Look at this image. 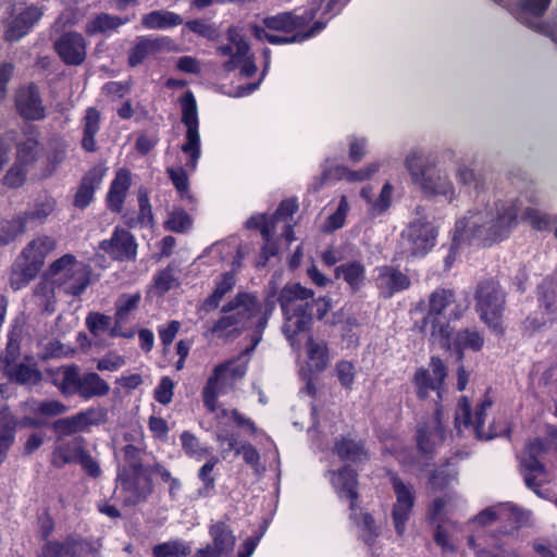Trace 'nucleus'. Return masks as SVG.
I'll return each mask as SVG.
<instances>
[{
    "label": "nucleus",
    "mask_w": 557,
    "mask_h": 557,
    "mask_svg": "<svg viewBox=\"0 0 557 557\" xmlns=\"http://www.w3.org/2000/svg\"><path fill=\"white\" fill-rule=\"evenodd\" d=\"M518 206L513 200H497L482 208L470 210L458 220L449 253L445 258L446 268H450L455 253L462 242L478 240L490 245L508 236L517 224Z\"/></svg>",
    "instance_id": "1"
},
{
    "label": "nucleus",
    "mask_w": 557,
    "mask_h": 557,
    "mask_svg": "<svg viewBox=\"0 0 557 557\" xmlns=\"http://www.w3.org/2000/svg\"><path fill=\"white\" fill-rule=\"evenodd\" d=\"M467 306L457 301L453 290L435 289L429 298V312L421 320L419 329L430 335V339L443 349L450 348L453 327L450 320L459 319Z\"/></svg>",
    "instance_id": "2"
},
{
    "label": "nucleus",
    "mask_w": 557,
    "mask_h": 557,
    "mask_svg": "<svg viewBox=\"0 0 557 557\" xmlns=\"http://www.w3.org/2000/svg\"><path fill=\"white\" fill-rule=\"evenodd\" d=\"M277 301L283 312L282 332L293 348H300L296 336L308 331L312 324L310 305L313 302V290L299 283L286 284L280 292Z\"/></svg>",
    "instance_id": "3"
},
{
    "label": "nucleus",
    "mask_w": 557,
    "mask_h": 557,
    "mask_svg": "<svg viewBox=\"0 0 557 557\" xmlns=\"http://www.w3.org/2000/svg\"><path fill=\"white\" fill-rule=\"evenodd\" d=\"M261 312V302L249 292H238L221 307L222 315L209 329L219 338L239 335L248 321Z\"/></svg>",
    "instance_id": "4"
},
{
    "label": "nucleus",
    "mask_w": 557,
    "mask_h": 557,
    "mask_svg": "<svg viewBox=\"0 0 557 557\" xmlns=\"http://www.w3.org/2000/svg\"><path fill=\"white\" fill-rule=\"evenodd\" d=\"M45 276L52 280L59 292L79 296L90 283V269L74 255L66 253L50 264Z\"/></svg>",
    "instance_id": "5"
},
{
    "label": "nucleus",
    "mask_w": 557,
    "mask_h": 557,
    "mask_svg": "<svg viewBox=\"0 0 557 557\" xmlns=\"http://www.w3.org/2000/svg\"><path fill=\"white\" fill-rule=\"evenodd\" d=\"M406 166L414 184L428 196H443L448 201L455 198L453 183L447 175L431 164H426L417 152L406 159Z\"/></svg>",
    "instance_id": "6"
},
{
    "label": "nucleus",
    "mask_w": 557,
    "mask_h": 557,
    "mask_svg": "<svg viewBox=\"0 0 557 557\" xmlns=\"http://www.w3.org/2000/svg\"><path fill=\"white\" fill-rule=\"evenodd\" d=\"M506 296L499 284L493 280L481 281L475 290V308L480 319L496 334H503L502 324Z\"/></svg>",
    "instance_id": "7"
},
{
    "label": "nucleus",
    "mask_w": 557,
    "mask_h": 557,
    "mask_svg": "<svg viewBox=\"0 0 557 557\" xmlns=\"http://www.w3.org/2000/svg\"><path fill=\"white\" fill-rule=\"evenodd\" d=\"M59 387L62 394L70 396L78 394L83 399L107 396L110 385L96 372L81 374L74 364L61 368Z\"/></svg>",
    "instance_id": "8"
},
{
    "label": "nucleus",
    "mask_w": 557,
    "mask_h": 557,
    "mask_svg": "<svg viewBox=\"0 0 557 557\" xmlns=\"http://www.w3.org/2000/svg\"><path fill=\"white\" fill-rule=\"evenodd\" d=\"M492 407V400L485 399L476 406L474 418L471 413L470 403L467 397H461L455 414V424L459 433L465 430L472 432L479 440H492L507 432L505 425H497L493 422L488 430L484 429L486 411Z\"/></svg>",
    "instance_id": "9"
},
{
    "label": "nucleus",
    "mask_w": 557,
    "mask_h": 557,
    "mask_svg": "<svg viewBox=\"0 0 557 557\" xmlns=\"http://www.w3.org/2000/svg\"><path fill=\"white\" fill-rule=\"evenodd\" d=\"M227 40L230 44L216 48V53L230 59L223 63L226 72L239 69L243 77H250L257 72V65L253 62V55L250 53V47L237 27L227 29Z\"/></svg>",
    "instance_id": "10"
},
{
    "label": "nucleus",
    "mask_w": 557,
    "mask_h": 557,
    "mask_svg": "<svg viewBox=\"0 0 557 557\" xmlns=\"http://www.w3.org/2000/svg\"><path fill=\"white\" fill-rule=\"evenodd\" d=\"M180 103L182 107V123L186 126V140L181 149L184 153L189 156L186 165L195 170L201 152L198 110L194 94L187 90L181 97Z\"/></svg>",
    "instance_id": "11"
},
{
    "label": "nucleus",
    "mask_w": 557,
    "mask_h": 557,
    "mask_svg": "<svg viewBox=\"0 0 557 557\" xmlns=\"http://www.w3.org/2000/svg\"><path fill=\"white\" fill-rule=\"evenodd\" d=\"M548 450V441L536 438L525 446L521 458L525 485L541 497H544V494L540 491V486L547 481V474L540 458H543Z\"/></svg>",
    "instance_id": "12"
},
{
    "label": "nucleus",
    "mask_w": 557,
    "mask_h": 557,
    "mask_svg": "<svg viewBox=\"0 0 557 557\" xmlns=\"http://www.w3.org/2000/svg\"><path fill=\"white\" fill-rule=\"evenodd\" d=\"M435 227L424 218L419 216L413 220L403 232L401 237L406 245V250L410 256H424L435 245Z\"/></svg>",
    "instance_id": "13"
},
{
    "label": "nucleus",
    "mask_w": 557,
    "mask_h": 557,
    "mask_svg": "<svg viewBox=\"0 0 557 557\" xmlns=\"http://www.w3.org/2000/svg\"><path fill=\"white\" fill-rule=\"evenodd\" d=\"M246 372L245 367H232V362L222 363L214 368L213 374L208 379L202 392L203 404L211 412L216 410V398L224 392L225 386L232 379H239Z\"/></svg>",
    "instance_id": "14"
},
{
    "label": "nucleus",
    "mask_w": 557,
    "mask_h": 557,
    "mask_svg": "<svg viewBox=\"0 0 557 557\" xmlns=\"http://www.w3.org/2000/svg\"><path fill=\"white\" fill-rule=\"evenodd\" d=\"M42 15V9L36 4H15L12 10V17L4 30V39L10 42L21 40Z\"/></svg>",
    "instance_id": "15"
},
{
    "label": "nucleus",
    "mask_w": 557,
    "mask_h": 557,
    "mask_svg": "<svg viewBox=\"0 0 557 557\" xmlns=\"http://www.w3.org/2000/svg\"><path fill=\"white\" fill-rule=\"evenodd\" d=\"M121 492L124 494L123 503L126 506H135L143 503L152 493L153 485L149 476L143 471L128 472L123 468L117 474Z\"/></svg>",
    "instance_id": "16"
},
{
    "label": "nucleus",
    "mask_w": 557,
    "mask_h": 557,
    "mask_svg": "<svg viewBox=\"0 0 557 557\" xmlns=\"http://www.w3.org/2000/svg\"><path fill=\"white\" fill-rule=\"evenodd\" d=\"M550 2L552 0H522L517 20L537 33L550 37L557 44V16L553 25H546L541 20Z\"/></svg>",
    "instance_id": "17"
},
{
    "label": "nucleus",
    "mask_w": 557,
    "mask_h": 557,
    "mask_svg": "<svg viewBox=\"0 0 557 557\" xmlns=\"http://www.w3.org/2000/svg\"><path fill=\"white\" fill-rule=\"evenodd\" d=\"M528 519V512L511 504H500L482 510L473 520L482 527L490 525L495 521L507 522L509 527L505 525L502 533L508 535L525 523Z\"/></svg>",
    "instance_id": "18"
},
{
    "label": "nucleus",
    "mask_w": 557,
    "mask_h": 557,
    "mask_svg": "<svg viewBox=\"0 0 557 557\" xmlns=\"http://www.w3.org/2000/svg\"><path fill=\"white\" fill-rule=\"evenodd\" d=\"M211 544L198 549L193 557H228L235 547L236 536L233 530L223 521L210 525Z\"/></svg>",
    "instance_id": "19"
},
{
    "label": "nucleus",
    "mask_w": 557,
    "mask_h": 557,
    "mask_svg": "<svg viewBox=\"0 0 557 557\" xmlns=\"http://www.w3.org/2000/svg\"><path fill=\"white\" fill-rule=\"evenodd\" d=\"M392 484L396 495V503L392 510L393 523L396 533L403 536L414 505V491L412 486L406 485L397 476L392 478Z\"/></svg>",
    "instance_id": "20"
},
{
    "label": "nucleus",
    "mask_w": 557,
    "mask_h": 557,
    "mask_svg": "<svg viewBox=\"0 0 557 557\" xmlns=\"http://www.w3.org/2000/svg\"><path fill=\"white\" fill-rule=\"evenodd\" d=\"M323 1L324 0H312L310 9L301 15L295 14L294 12H283L276 15L267 16L262 20V27L265 30L293 33L305 27L315 17Z\"/></svg>",
    "instance_id": "21"
},
{
    "label": "nucleus",
    "mask_w": 557,
    "mask_h": 557,
    "mask_svg": "<svg viewBox=\"0 0 557 557\" xmlns=\"http://www.w3.org/2000/svg\"><path fill=\"white\" fill-rule=\"evenodd\" d=\"M430 368L419 369L414 373V384L417 386V393L420 398H426L430 391L436 392L437 397H442V387L447 376V371L444 362L438 357H432L430 361Z\"/></svg>",
    "instance_id": "22"
},
{
    "label": "nucleus",
    "mask_w": 557,
    "mask_h": 557,
    "mask_svg": "<svg viewBox=\"0 0 557 557\" xmlns=\"http://www.w3.org/2000/svg\"><path fill=\"white\" fill-rule=\"evenodd\" d=\"M99 248L116 261H132L137 256V244L134 236L121 227H115L109 239L101 240Z\"/></svg>",
    "instance_id": "23"
},
{
    "label": "nucleus",
    "mask_w": 557,
    "mask_h": 557,
    "mask_svg": "<svg viewBox=\"0 0 557 557\" xmlns=\"http://www.w3.org/2000/svg\"><path fill=\"white\" fill-rule=\"evenodd\" d=\"M85 38L75 32L65 33L54 42V49L66 65H81L87 55Z\"/></svg>",
    "instance_id": "24"
},
{
    "label": "nucleus",
    "mask_w": 557,
    "mask_h": 557,
    "mask_svg": "<svg viewBox=\"0 0 557 557\" xmlns=\"http://www.w3.org/2000/svg\"><path fill=\"white\" fill-rule=\"evenodd\" d=\"M16 109L22 117L30 121H40L46 117V108L35 84L22 87L15 98Z\"/></svg>",
    "instance_id": "25"
},
{
    "label": "nucleus",
    "mask_w": 557,
    "mask_h": 557,
    "mask_svg": "<svg viewBox=\"0 0 557 557\" xmlns=\"http://www.w3.org/2000/svg\"><path fill=\"white\" fill-rule=\"evenodd\" d=\"M332 484L341 498L349 500L350 520H356V506L358 502L357 473L348 466L343 467L337 472H332Z\"/></svg>",
    "instance_id": "26"
},
{
    "label": "nucleus",
    "mask_w": 557,
    "mask_h": 557,
    "mask_svg": "<svg viewBox=\"0 0 557 557\" xmlns=\"http://www.w3.org/2000/svg\"><path fill=\"white\" fill-rule=\"evenodd\" d=\"M57 208V200L48 195L39 196L36 198L34 206L18 214L13 223L16 226V233L23 234L26 232L27 224L30 221L45 223L49 215H51Z\"/></svg>",
    "instance_id": "27"
},
{
    "label": "nucleus",
    "mask_w": 557,
    "mask_h": 557,
    "mask_svg": "<svg viewBox=\"0 0 557 557\" xmlns=\"http://www.w3.org/2000/svg\"><path fill=\"white\" fill-rule=\"evenodd\" d=\"M376 286L384 297H392L395 293L407 289L410 286V278L400 270L382 265L375 269Z\"/></svg>",
    "instance_id": "28"
},
{
    "label": "nucleus",
    "mask_w": 557,
    "mask_h": 557,
    "mask_svg": "<svg viewBox=\"0 0 557 557\" xmlns=\"http://www.w3.org/2000/svg\"><path fill=\"white\" fill-rule=\"evenodd\" d=\"M325 27V23L318 21L307 32L296 33L292 36H278L268 33L259 25H251L250 29L252 35L259 40H267L272 45H286L293 42H301L319 34Z\"/></svg>",
    "instance_id": "29"
},
{
    "label": "nucleus",
    "mask_w": 557,
    "mask_h": 557,
    "mask_svg": "<svg viewBox=\"0 0 557 557\" xmlns=\"http://www.w3.org/2000/svg\"><path fill=\"white\" fill-rule=\"evenodd\" d=\"M103 175V170L100 168H92L86 173L75 194L74 206L76 208L85 209L90 205L95 190L100 186Z\"/></svg>",
    "instance_id": "30"
},
{
    "label": "nucleus",
    "mask_w": 557,
    "mask_h": 557,
    "mask_svg": "<svg viewBox=\"0 0 557 557\" xmlns=\"http://www.w3.org/2000/svg\"><path fill=\"white\" fill-rule=\"evenodd\" d=\"M55 240L49 236L33 239L22 251L21 258L36 269L40 270L46 257L54 250Z\"/></svg>",
    "instance_id": "31"
},
{
    "label": "nucleus",
    "mask_w": 557,
    "mask_h": 557,
    "mask_svg": "<svg viewBox=\"0 0 557 557\" xmlns=\"http://www.w3.org/2000/svg\"><path fill=\"white\" fill-rule=\"evenodd\" d=\"M334 451L344 461L361 463L369 459L368 449L361 441L342 436L335 442Z\"/></svg>",
    "instance_id": "32"
},
{
    "label": "nucleus",
    "mask_w": 557,
    "mask_h": 557,
    "mask_svg": "<svg viewBox=\"0 0 557 557\" xmlns=\"http://www.w3.org/2000/svg\"><path fill=\"white\" fill-rule=\"evenodd\" d=\"M85 450L83 437L61 442L54 448L52 463L57 468H62L66 463H76Z\"/></svg>",
    "instance_id": "33"
},
{
    "label": "nucleus",
    "mask_w": 557,
    "mask_h": 557,
    "mask_svg": "<svg viewBox=\"0 0 557 557\" xmlns=\"http://www.w3.org/2000/svg\"><path fill=\"white\" fill-rule=\"evenodd\" d=\"M236 284V277L233 272H225L215 280L213 292L203 300L200 310L210 312L220 307L224 296L233 290Z\"/></svg>",
    "instance_id": "34"
},
{
    "label": "nucleus",
    "mask_w": 557,
    "mask_h": 557,
    "mask_svg": "<svg viewBox=\"0 0 557 557\" xmlns=\"http://www.w3.org/2000/svg\"><path fill=\"white\" fill-rule=\"evenodd\" d=\"M335 277L342 278L351 289L358 292L366 281L364 265L357 260L345 262L335 268Z\"/></svg>",
    "instance_id": "35"
},
{
    "label": "nucleus",
    "mask_w": 557,
    "mask_h": 557,
    "mask_svg": "<svg viewBox=\"0 0 557 557\" xmlns=\"http://www.w3.org/2000/svg\"><path fill=\"white\" fill-rule=\"evenodd\" d=\"M100 121L101 114L99 110L94 107L87 108L82 120V148L87 152H95L97 150L95 136L100 129Z\"/></svg>",
    "instance_id": "36"
},
{
    "label": "nucleus",
    "mask_w": 557,
    "mask_h": 557,
    "mask_svg": "<svg viewBox=\"0 0 557 557\" xmlns=\"http://www.w3.org/2000/svg\"><path fill=\"white\" fill-rule=\"evenodd\" d=\"M131 186V176L127 170H120L111 183L107 195L108 206L112 211L120 212L125 200L126 191Z\"/></svg>",
    "instance_id": "37"
},
{
    "label": "nucleus",
    "mask_w": 557,
    "mask_h": 557,
    "mask_svg": "<svg viewBox=\"0 0 557 557\" xmlns=\"http://www.w3.org/2000/svg\"><path fill=\"white\" fill-rule=\"evenodd\" d=\"M141 24L148 29H165L183 24V17L171 11L156 10L144 15Z\"/></svg>",
    "instance_id": "38"
},
{
    "label": "nucleus",
    "mask_w": 557,
    "mask_h": 557,
    "mask_svg": "<svg viewBox=\"0 0 557 557\" xmlns=\"http://www.w3.org/2000/svg\"><path fill=\"white\" fill-rule=\"evenodd\" d=\"M445 438L444 428L438 418V411L433 420V426L431 430L419 429L417 435V443L419 449L424 453H431L435 445L443 442Z\"/></svg>",
    "instance_id": "39"
},
{
    "label": "nucleus",
    "mask_w": 557,
    "mask_h": 557,
    "mask_svg": "<svg viewBox=\"0 0 557 557\" xmlns=\"http://www.w3.org/2000/svg\"><path fill=\"white\" fill-rule=\"evenodd\" d=\"M359 530V537L362 542L371 547L380 535L379 528L375 524L373 517L363 512L358 505L356 506V520H351Z\"/></svg>",
    "instance_id": "40"
},
{
    "label": "nucleus",
    "mask_w": 557,
    "mask_h": 557,
    "mask_svg": "<svg viewBox=\"0 0 557 557\" xmlns=\"http://www.w3.org/2000/svg\"><path fill=\"white\" fill-rule=\"evenodd\" d=\"M3 373L11 381L22 385L33 386L38 384L41 380V373L38 369L24 363H14L3 370Z\"/></svg>",
    "instance_id": "41"
},
{
    "label": "nucleus",
    "mask_w": 557,
    "mask_h": 557,
    "mask_svg": "<svg viewBox=\"0 0 557 557\" xmlns=\"http://www.w3.org/2000/svg\"><path fill=\"white\" fill-rule=\"evenodd\" d=\"M39 271L40 270L27 263L23 258L18 257V259L13 264L10 277L11 287L14 290L23 288L37 276Z\"/></svg>",
    "instance_id": "42"
},
{
    "label": "nucleus",
    "mask_w": 557,
    "mask_h": 557,
    "mask_svg": "<svg viewBox=\"0 0 557 557\" xmlns=\"http://www.w3.org/2000/svg\"><path fill=\"white\" fill-rule=\"evenodd\" d=\"M309 366L317 372H321L326 368L329 362V352L326 344L323 341H314L309 336L306 342Z\"/></svg>",
    "instance_id": "43"
},
{
    "label": "nucleus",
    "mask_w": 557,
    "mask_h": 557,
    "mask_svg": "<svg viewBox=\"0 0 557 557\" xmlns=\"http://www.w3.org/2000/svg\"><path fill=\"white\" fill-rule=\"evenodd\" d=\"M456 178L469 193H480L484 189L486 184V177L481 171H475L466 165L458 168Z\"/></svg>",
    "instance_id": "44"
},
{
    "label": "nucleus",
    "mask_w": 557,
    "mask_h": 557,
    "mask_svg": "<svg viewBox=\"0 0 557 557\" xmlns=\"http://www.w3.org/2000/svg\"><path fill=\"white\" fill-rule=\"evenodd\" d=\"M124 23L125 21L120 16L110 15L108 13H100L88 21L85 27V32L88 35L104 34L109 30L116 29Z\"/></svg>",
    "instance_id": "45"
},
{
    "label": "nucleus",
    "mask_w": 557,
    "mask_h": 557,
    "mask_svg": "<svg viewBox=\"0 0 557 557\" xmlns=\"http://www.w3.org/2000/svg\"><path fill=\"white\" fill-rule=\"evenodd\" d=\"M55 289L58 288L53 284L52 280L46 277L45 281H41L36 285L34 292L37 304L48 313H53L55 311Z\"/></svg>",
    "instance_id": "46"
},
{
    "label": "nucleus",
    "mask_w": 557,
    "mask_h": 557,
    "mask_svg": "<svg viewBox=\"0 0 557 557\" xmlns=\"http://www.w3.org/2000/svg\"><path fill=\"white\" fill-rule=\"evenodd\" d=\"M190 553V545L183 540H173L152 547L153 557H186Z\"/></svg>",
    "instance_id": "47"
},
{
    "label": "nucleus",
    "mask_w": 557,
    "mask_h": 557,
    "mask_svg": "<svg viewBox=\"0 0 557 557\" xmlns=\"http://www.w3.org/2000/svg\"><path fill=\"white\" fill-rule=\"evenodd\" d=\"M457 503L454 495L446 494L433 500L429 508V516L432 521L443 522L444 518L451 513L456 508Z\"/></svg>",
    "instance_id": "48"
},
{
    "label": "nucleus",
    "mask_w": 557,
    "mask_h": 557,
    "mask_svg": "<svg viewBox=\"0 0 557 557\" xmlns=\"http://www.w3.org/2000/svg\"><path fill=\"white\" fill-rule=\"evenodd\" d=\"M483 344V336L478 331L469 329L458 332L454 341V345L459 351H462L463 349L478 351L482 348ZM461 356L462 352L459 354V358H461Z\"/></svg>",
    "instance_id": "49"
},
{
    "label": "nucleus",
    "mask_w": 557,
    "mask_h": 557,
    "mask_svg": "<svg viewBox=\"0 0 557 557\" xmlns=\"http://www.w3.org/2000/svg\"><path fill=\"white\" fill-rule=\"evenodd\" d=\"M16 145V161L26 164L29 168L39 156V143L34 137H27L24 141L17 143Z\"/></svg>",
    "instance_id": "50"
},
{
    "label": "nucleus",
    "mask_w": 557,
    "mask_h": 557,
    "mask_svg": "<svg viewBox=\"0 0 557 557\" xmlns=\"http://www.w3.org/2000/svg\"><path fill=\"white\" fill-rule=\"evenodd\" d=\"M76 555V541L72 537H67L64 542H48L42 547L44 557H75Z\"/></svg>",
    "instance_id": "51"
},
{
    "label": "nucleus",
    "mask_w": 557,
    "mask_h": 557,
    "mask_svg": "<svg viewBox=\"0 0 557 557\" xmlns=\"http://www.w3.org/2000/svg\"><path fill=\"white\" fill-rule=\"evenodd\" d=\"M555 288V281L549 277L545 278L539 286V300L547 313H555L557 311V294Z\"/></svg>",
    "instance_id": "52"
},
{
    "label": "nucleus",
    "mask_w": 557,
    "mask_h": 557,
    "mask_svg": "<svg viewBox=\"0 0 557 557\" xmlns=\"http://www.w3.org/2000/svg\"><path fill=\"white\" fill-rule=\"evenodd\" d=\"M193 220L189 214L182 208H176L169 213V218L164 223L166 230L175 233H185L191 228Z\"/></svg>",
    "instance_id": "53"
},
{
    "label": "nucleus",
    "mask_w": 557,
    "mask_h": 557,
    "mask_svg": "<svg viewBox=\"0 0 557 557\" xmlns=\"http://www.w3.org/2000/svg\"><path fill=\"white\" fill-rule=\"evenodd\" d=\"M86 325L89 332L98 336L104 332H108L111 336V330H112V318L100 313V312H90L86 317Z\"/></svg>",
    "instance_id": "54"
},
{
    "label": "nucleus",
    "mask_w": 557,
    "mask_h": 557,
    "mask_svg": "<svg viewBox=\"0 0 557 557\" xmlns=\"http://www.w3.org/2000/svg\"><path fill=\"white\" fill-rule=\"evenodd\" d=\"M53 429L57 433L67 436L86 430V426L79 414L76 413L54 421Z\"/></svg>",
    "instance_id": "55"
},
{
    "label": "nucleus",
    "mask_w": 557,
    "mask_h": 557,
    "mask_svg": "<svg viewBox=\"0 0 557 557\" xmlns=\"http://www.w3.org/2000/svg\"><path fill=\"white\" fill-rule=\"evenodd\" d=\"M67 408L59 400L32 401L30 411L45 417H55L66 412Z\"/></svg>",
    "instance_id": "56"
},
{
    "label": "nucleus",
    "mask_w": 557,
    "mask_h": 557,
    "mask_svg": "<svg viewBox=\"0 0 557 557\" xmlns=\"http://www.w3.org/2000/svg\"><path fill=\"white\" fill-rule=\"evenodd\" d=\"M451 529L453 525L450 523L437 522L434 542L442 548L443 553H454L456 550L451 539Z\"/></svg>",
    "instance_id": "57"
},
{
    "label": "nucleus",
    "mask_w": 557,
    "mask_h": 557,
    "mask_svg": "<svg viewBox=\"0 0 557 557\" xmlns=\"http://www.w3.org/2000/svg\"><path fill=\"white\" fill-rule=\"evenodd\" d=\"M177 269L173 264H169L165 269L160 271L153 280L154 288L164 294L169 292L177 282Z\"/></svg>",
    "instance_id": "58"
},
{
    "label": "nucleus",
    "mask_w": 557,
    "mask_h": 557,
    "mask_svg": "<svg viewBox=\"0 0 557 557\" xmlns=\"http://www.w3.org/2000/svg\"><path fill=\"white\" fill-rule=\"evenodd\" d=\"M180 438L183 450L189 457L200 460L207 454V448L200 445L199 440L193 433L184 431Z\"/></svg>",
    "instance_id": "59"
},
{
    "label": "nucleus",
    "mask_w": 557,
    "mask_h": 557,
    "mask_svg": "<svg viewBox=\"0 0 557 557\" xmlns=\"http://www.w3.org/2000/svg\"><path fill=\"white\" fill-rule=\"evenodd\" d=\"M392 191L393 186L389 183L384 184L379 197L375 200H372L369 214L370 216H379L384 213L389 207L392 202Z\"/></svg>",
    "instance_id": "60"
},
{
    "label": "nucleus",
    "mask_w": 557,
    "mask_h": 557,
    "mask_svg": "<svg viewBox=\"0 0 557 557\" xmlns=\"http://www.w3.org/2000/svg\"><path fill=\"white\" fill-rule=\"evenodd\" d=\"M124 461L127 463L128 472L143 471L141 454L143 448L137 444H126L122 447Z\"/></svg>",
    "instance_id": "61"
},
{
    "label": "nucleus",
    "mask_w": 557,
    "mask_h": 557,
    "mask_svg": "<svg viewBox=\"0 0 557 557\" xmlns=\"http://www.w3.org/2000/svg\"><path fill=\"white\" fill-rule=\"evenodd\" d=\"M153 51L151 49L148 37L138 38L135 47L129 52L128 62L131 66H136L144 62L146 58L152 55Z\"/></svg>",
    "instance_id": "62"
},
{
    "label": "nucleus",
    "mask_w": 557,
    "mask_h": 557,
    "mask_svg": "<svg viewBox=\"0 0 557 557\" xmlns=\"http://www.w3.org/2000/svg\"><path fill=\"white\" fill-rule=\"evenodd\" d=\"M28 173V166L15 160L4 176V184L9 187H20L24 184Z\"/></svg>",
    "instance_id": "63"
},
{
    "label": "nucleus",
    "mask_w": 557,
    "mask_h": 557,
    "mask_svg": "<svg viewBox=\"0 0 557 557\" xmlns=\"http://www.w3.org/2000/svg\"><path fill=\"white\" fill-rule=\"evenodd\" d=\"M20 357V344L14 338L13 333L9 335V341L4 351L0 356V369L1 371L8 369L9 367L16 363L17 358Z\"/></svg>",
    "instance_id": "64"
}]
</instances>
